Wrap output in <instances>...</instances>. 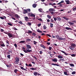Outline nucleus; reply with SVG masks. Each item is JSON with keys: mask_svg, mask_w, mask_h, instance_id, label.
I'll return each mask as SVG.
<instances>
[{"mask_svg": "<svg viewBox=\"0 0 76 76\" xmlns=\"http://www.w3.org/2000/svg\"><path fill=\"white\" fill-rule=\"evenodd\" d=\"M26 49L25 48L23 47L22 48V50L25 53H30V52H32V51L31 50H29L31 48V46L29 45H26Z\"/></svg>", "mask_w": 76, "mask_h": 76, "instance_id": "obj_1", "label": "nucleus"}, {"mask_svg": "<svg viewBox=\"0 0 76 76\" xmlns=\"http://www.w3.org/2000/svg\"><path fill=\"white\" fill-rule=\"evenodd\" d=\"M75 46L76 45L75 43H72L71 44V46L69 47V48L70 50H74V48Z\"/></svg>", "mask_w": 76, "mask_h": 76, "instance_id": "obj_2", "label": "nucleus"}, {"mask_svg": "<svg viewBox=\"0 0 76 76\" xmlns=\"http://www.w3.org/2000/svg\"><path fill=\"white\" fill-rule=\"evenodd\" d=\"M8 35L10 38H12L14 37V34H12L10 33H8Z\"/></svg>", "mask_w": 76, "mask_h": 76, "instance_id": "obj_3", "label": "nucleus"}, {"mask_svg": "<svg viewBox=\"0 0 76 76\" xmlns=\"http://www.w3.org/2000/svg\"><path fill=\"white\" fill-rule=\"evenodd\" d=\"M28 15L31 17H34V18H35V15L33 14L32 13H28Z\"/></svg>", "mask_w": 76, "mask_h": 76, "instance_id": "obj_4", "label": "nucleus"}, {"mask_svg": "<svg viewBox=\"0 0 76 76\" xmlns=\"http://www.w3.org/2000/svg\"><path fill=\"white\" fill-rule=\"evenodd\" d=\"M49 11L50 12H55L56 11V10L53 8H50L49 10Z\"/></svg>", "mask_w": 76, "mask_h": 76, "instance_id": "obj_5", "label": "nucleus"}, {"mask_svg": "<svg viewBox=\"0 0 76 76\" xmlns=\"http://www.w3.org/2000/svg\"><path fill=\"white\" fill-rule=\"evenodd\" d=\"M20 60V59L18 57H16L15 58V62H19Z\"/></svg>", "mask_w": 76, "mask_h": 76, "instance_id": "obj_6", "label": "nucleus"}, {"mask_svg": "<svg viewBox=\"0 0 76 76\" xmlns=\"http://www.w3.org/2000/svg\"><path fill=\"white\" fill-rule=\"evenodd\" d=\"M0 19H1L6 20V17L5 16H3V17H0Z\"/></svg>", "mask_w": 76, "mask_h": 76, "instance_id": "obj_7", "label": "nucleus"}, {"mask_svg": "<svg viewBox=\"0 0 76 76\" xmlns=\"http://www.w3.org/2000/svg\"><path fill=\"white\" fill-rule=\"evenodd\" d=\"M52 60L54 62H57V60H58V59H57V58H55L54 59H52Z\"/></svg>", "mask_w": 76, "mask_h": 76, "instance_id": "obj_8", "label": "nucleus"}, {"mask_svg": "<svg viewBox=\"0 0 76 76\" xmlns=\"http://www.w3.org/2000/svg\"><path fill=\"white\" fill-rule=\"evenodd\" d=\"M23 13V14H26V13H28V11H27V9L24 10Z\"/></svg>", "mask_w": 76, "mask_h": 76, "instance_id": "obj_9", "label": "nucleus"}, {"mask_svg": "<svg viewBox=\"0 0 76 76\" xmlns=\"http://www.w3.org/2000/svg\"><path fill=\"white\" fill-rule=\"evenodd\" d=\"M61 52H62L63 53H64V54L66 56H69V54H68V53H66L64 51H63V50H61Z\"/></svg>", "mask_w": 76, "mask_h": 76, "instance_id": "obj_10", "label": "nucleus"}, {"mask_svg": "<svg viewBox=\"0 0 76 76\" xmlns=\"http://www.w3.org/2000/svg\"><path fill=\"white\" fill-rule=\"evenodd\" d=\"M65 29L67 30H70L71 31H72V28L68 27H66L65 28Z\"/></svg>", "mask_w": 76, "mask_h": 76, "instance_id": "obj_11", "label": "nucleus"}, {"mask_svg": "<svg viewBox=\"0 0 76 76\" xmlns=\"http://www.w3.org/2000/svg\"><path fill=\"white\" fill-rule=\"evenodd\" d=\"M65 1L66 2V4H70V1L69 0H68V1L65 0Z\"/></svg>", "mask_w": 76, "mask_h": 76, "instance_id": "obj_12", "label": "nucleus"}, {"mask_svg": "<svg viewBox=\"0 0 76 76\" xmlns=\"http://www.w3.org/2000/svg\"><path fill=\"white\" fill-rule=\"evenodd\" d=\"M15 16L17 19H19L20 18V16H19L18 14H15Z\"/></svg>", "mask_w": 76, "mask_h": 76, "instance_id": "obj_13", "label": "nucleus"}, {"mask_svg": "<svg viewBox=\"0 0 76 76\" xmlns=\"http://www.w3.org/2000/svg\"><path fill=\"white\" fill-rule=\"evenodd\" d=\"M25 42V40L21 41L19 42V43L20 44H24Z\"/></svg>", "mask_w": 76, "mask_h": 76, "instance_id": "obj_14", "label": "nucleus"}, {"mask_svg": "<svg viewBox=\"0 0 76 76\" xmlns=\"http://www.w3.org/2000/svg\"><path fill=\"white\" fill-rule=\"evenodd\" d=\"M64 39H65L61 37H59L58 39V40H64Z\"/></svg>", "mask_w": 76, "mask_h": 76, "instance_id": "obj_15", "label": "nucleus"}, {"mask_svg": "<svg viewBox=\"0 0 76 76\" xmlns=\"http://www.w3.org/2000/svg\"><path fill=\"white\" fill-rule=\"evenodd\" d=\"M68 23L69 24H70V26H71V25H74V23H72V22H68Z\"/></svg>", "mask_w": 76, "mask_h": 76, "instance_id": "obj_16", "label": "nucleus"}, {"mask_svg": "<svg viewBox=\"0 0 76 76\" xmlns=\"http://www.w3.org/2000/svg\"><path fill=\"white\" fill-rule=\"evenodd\" d=\"M37 69V67H36L35 68H30V70H36Z\"/></svg>", "mask_w": 76, "mask_h": 76, "instance_id": "obj_17", "label": "nucleus"}, {"mask_svg": "<svg viewBox=\"0 0 76 76\" xmlns=\"http://www.w3.org/2000/svg\"><path fill=\"white\" fill-rule=\"evenodd\" d=\"M57 20L58 21H60V20H61V18L58 17H57Z\"/></svg>", "mask_w": 76, "mask_h": 76, "instance_id": "obj_18", "label": "nucleus"}, {"mask_svg": "<svg viewBox=\"0 0 76 76\" xmlns=\"http://www.w3.org/2000/svg\"><path fill=\"white\" fill-rule=\"evenodd\" d=\"M20 69H22V70H25L26 71H27V70H26V69H25L23 67L21 66L20 67Z\"/></svg>", "mask_w": 76, "mask_h": 76, "instance_id": "obj_19", "label": "nucleus"}, {"mask_svg": "<svg viewBox=\"0 0 76 76\" xmlns=\"http://www.w3.org/2000/svg\"><path fill=\"white\" fill-rule=\"evenodd\" d=\"M58 58H63V56H62L61 55H58Z\"/></svg>", "mask_w": 76, "mask_h": 76, "instance_id": "obj_20", "label": "nucleus"}, {"mask_svg": "<svg viewBox=\"0 0 76 76\" xmlns=\"http://www.w3.org/2000/svg\"><path fill=\"white\" fill-rule=\"evenodd\" d=\"M34 76H37L38 75V73L36 72H34Z\"/></svg>", "mask_w": 76, "mask_h": 76, "instance_id": "obj_21", "label": "nucleus"}, {"mask_svg": "<svg viewBox=\"0 0 76 76\" xmlns=\"http://www.w3.org/2000/svg\"><path fill=\"white\" fill-rule=\"evenodd\" d=\"M60 61H61V62H64V61H65L64 60V59H60L59 60Z\"/></svg>", "mask_w": 76, "mask_h": 76, "instance_id": "obj_22", "label": "nucleus"}, {"mask_svg": "<svg viewBox=\"0 0 76 76\" xmlns=\"http://www.w3.org/2000/svg\"><path fill=\"white\" fill-rule=\"evenodd\" d=\"M14 72L15 73H17V72H19V70L17 69H15L14 70Z\"/></svg>", "mask_w": 76, "mask_h": 76, "instance_id": "obj_23", "label": "nucleus"}, {"mask_svg": "<svg viewBox=\"0 0 76 76\" xmlns=\"http://www.w3.org/2000/svg\"><path fill=\"white\" fill-rule=\"evenodd\" d=\"M24 18H25V20H26V21H28V17L26 16Z\"/></svg>", "mask_w": 76, "mask_h": 76, "instance_id": "obj_24", "label": "nucleus"}, {"mask_svg": "<svg viewBox=\"0 0 76 76\" xmlns=\"http://www.w3.org/2000/svg\"><path fill=\"white\" fill-rule=\"evenodd\" d=\"M37 31L38 32H40V33H42V31H41V30H39V29H38L37 30Z\"/></svg>", "mask_w": 76, "mask_h": 76, "instance_id": "obj_25", "label": "nucleus"}, {"mask_svg": "<svg viewBox=\"0 0 76 76\" xmlns=\"http://www.w3.org/2000/svg\"><path fill=\"white\" fill-rule=\"evenodd\" d=\"M31 41V39H26V42H29V41Z\"/></svg>", "mask_w": 76, "mask_h": 76, "instance_id": "obj_26", "label": "nucleus"}, {"mask_svg": "<svg viewBox=\"0 0 76 76\" xmlns=\"http://www.w3.org/2000/svg\"><path fill=\"white\" fill-rule=\"evenodd\" d=\"M47 17L48 18V19H50L51 18V17L50 15H48L47 16Z\"/></svg>", "mask_w": 76, "mask_h": 76, "instance_id": "obj_27", "label": "nucleus"}, {"mask_svg": "<svg viewBox=\"0 0 76 76\" xmlns=\"http://www.w3.org/2000/svg\"><path fill=\"white\" fill-rule=\"evenodd\" d=\"M7 24L8 25H10V26H13V25L11 23H8Z\"/></svg>", "mask_w": 76, "mask_h": 76, "instance_id": "obj_28", "label": "nucleus"}, {"mask_svg": "<svg viewBox=\"0 0 76 76\" xmlns=\"http://www.w3.org/2000/svg\"><path fill=\"white\" fill-rule=\"evenodd\" d=\"M63 18L64 19H65V20H69V19H68V18H67L66 17H63Z\"/></svg>", "mask_w": 76, "mask_h": 76, "instance_id": "obj_29", "label": "nucleus"}, {"mask_svg": "<svg viewBox=\"0 0 76 76\" xmlns=\"http://www.w3.org/2000/svg\"><path fill=\"white\" fill-rule=\"evenodd\" d=\"M64 75H68V74H67V71L64 72Z\"/></svg>", "mask_w": 76, "mask_h": 76, "instance_id": "obj_30", "label": "nucleus"}, {"mask_svg": "<svg viewBox=\"0 0 76 76\" xmlns=\"http://www.w3.org/2000/svg\"><path fill=\"white\" fill-rule=\"evenodd\" d=\"M56 37L57 38V39H59V38L60 37V36H58V35H56Z\"/></svg>", "mask_w": 76, "mask_h": 76, "instance_id": "obj_31", "label": "nucleus"}, {"mask_svg": "<svg viewBox=\"0 0 76 76\" xmlns=\"http://www.w3.org/2000/svg\"><path fill=\"white\" fill-rule=\"evenodd\" d=\"M36 6H37V5L35 4H34L33 5V7H34V8H35V7H36Z\"/></svg>", "mask_w": 76, "mask_h": 76, "instance_id": "obj_32", "label": "nucleus"}, {"mask_svg": "<svg viewBox=\"0 0 76 76\" xmlns=\"http://www.w3.org/2000/svg\"><path fill=\"white\" fill-rule=\"evenodd\" d=\"M50 25H51L50 26V27H51V28H53V24L52 23H50Z\"/></svg>", "mask_w": 76, "mask_h": 76, "instance_id": "obj_33", "label": "nucleus"}, {"mask_svg": "<svg viewBox=\"0 0 76 76\" xmlns=\"http://www.w3.org/2000/svg\"><path fill=\"white\" fill-rule=\"evenodd\" d=\"M1 46V47H5V45L3 43V44H1L0 45Z\"/></svg>", "mask_w": 76, "mask_h": 76, "instance_id": "obj_34", "label": "nucleus"}, {"mask_svg": "<svg viewBox=\"0 0 76 76\" xmlns=\"http://www.w3.org/2000/svg\"><path fill=\"white\" fill-rule=\"evenodd\" d=\"M47 28V27H46V26L44 25V26H43V28L44 29H46Z\"/></svg>", "mask_w": 76, "mask_h": 76, "instance_id": "obj_35", "label": "nucleus"}, {"mask_svg": "<svg viewBox=\"0 0 76 76\" xmlns=\"http://www.w3.org/2000/svg\"><path fill=\"white\" fill-rule=\"evenodd\" d=\"M37 20L41 21V22H42V20L41 19V18H39V19H37Z\"/></svg>", "mask_w": 76, "mask_h": 76, "instance_id": "obj_36", "label": "nucleus"}, {"mask_svg": "<svg viewBox=\"0 0 76 76\" xmlns=\"http://www.w3.org/2000/svg\"><path fill=\"white\" fill-rule=\"evenodd\" d=\"M32 35H33V36H34V37H35V36H36V34L35 33H33L32 34Z\"/></svg>", "mask_w": 76, "mask_h": 76, "instance_id": "obj_37", "label": "nucleus"}, {"mask_svg": "<svg viewBox=\"0 0 76 76\" xmlns=\"http://www.w3.org/2000/svg\"><path fill=\"white\" fill-rule=\"evenodd\" d=\"M27 12H31V9H27Z\"/></svg>", "mask_w": 76, "mask_h": 76, "instance_id": "obj_38", "label": "nucleus"}, {"mask_svg": "<svg viewBox=\"0 0 76 76\" xmlns=\"http://www.w3.org/2000/svg\"><path fill=\"white\" fill-rule=\"evenodd\" d=\"M72 10L73 11H76V7L75 8H72Z\"/></svg>", "mask_w": 76, "mask_h": 76, "instance_id": "obj_39", "label": "nucleus"}, {"mask_svg": "<svg viewBox=\"0 0 76 76\" xmlns=\"http://www.w3.org/2000/svg\"><path fill=\"white\" fill-rule=\"evenodd\" d=\"M50 21H51V23H54V20H53V19H51Z\"/></svg>", "mask_w": 76, "mask_h": 76, "instance_id": "obj_40", "label": "nucleus"}, {"mask_svg": "<svg viewBox=\"0 0 76 76\" xmlns=\"http://www.w3.org/2000/svg\"><path fill=\"white\" fill-rule=\"evenodd\" d=\"M7 57H8L10 59V55H9L7 56Z\"/></svg>", "mask_w": 76, "mask_h": 76, "instance_id": "obj_41", "label": "nucleus"}, {"mask_svg": "<svg viewBox=\"0 0 76 76\" xmlns=\"http://www.w3.org/2000/svg\"><path fill=\"white\" fill-rule=\"evenodd\" d=\"M70 66L72 67H74V65L73 64H70Z\"/></svg>", "mask_w": 76, "mask_h": 76, "instance_id": "obj_42", "label": "nucleus"}, {"mask_svg": "<svg viewBox=\"0 0 76 76\" xmlns=\"http://www.w3.org/2000/svg\"><path fill=\"white\" fill-rule=\"evenodd\" d=\"M75 73L76 72L75 71H73L72 73V75H75Z\"/></svg>", "mask_w": 76, "mask_h": 76, "instance_id": "obj_43", "label": "nucleus"}, {"mask_svg": "<svg viewBox=\"0 0 76 76\" xmlns=\"http://www.w3.org/2000/svg\"><path fill=\"white\" fill-rule=\"evenodd\" d=\"M33 42H34V45H36L37 43V42L35 41H34Z\"/></svg>", "mask_w": 76, "mask_h": 76, "instance_id": "obj_44", "label": "nucleus"}, {"mask_svg": "<svg viewBox=\"0 0 76 76\" xmlns=\"http://www.w3.org/2000/svg\"><path fill=\"white\" fill-rule=\"evenodd\" d=\"M27 33H29V34H31V33H32V31L30 30H28V31L27 32Z\"/></svg>", "mask_w": 76, "mask_h": 76, "instance_id": "obj_45", "label": "nucleus"}, {"mask_svg": "<svg viewBox=\"0 0 76 76\" xmlns=\"http://www.w3.org/2000/svg\"><path fill=\"white\" fill-rule=\"evenodd\" d=\"M71 56H72V57H75V56H76V55L75 54H73L71 55Z\"/></svg>", "mask_w": 76, "mask_h": 76, "instance_id": "obj_46", "label": "nucleus"}, {"mask_svg": "<svg viewBox=\"0 0 76 76\" xmlns=\"http://www.w3.org/2000/svg\"><path fill=\"white\" fill-rule=\"evenodd\" d=\"M50 13H51V15H54L55 14V12H50Z\"/></svg>", "mask_w": 76, "mask_h": 76, "instance_id": "obj_47", "label": "nucleus"}, {"mask_svg": "<svg viewBox=\"0 0 76 76\" xmlns=\"http://www.w3.org/2000/svg\"><path fill=\"white\" fill-rule=\"evenodd\" d=\"M8 51L9 53H12V52L10 50H8Z\"/></svg>", "mask_w": 76, "mask_h": 76, "instance_id": "obj_48", "label": "nucleus"}, {"mask_svg": "<svg viewBox=\"0 0 76 76\" xmlns=\"http://www.w3.org/2000/svg\"><path fill=\"white\" fill-rule=\"evenodd\" d=\"M54 19V20H55V21H56L57 19V18H53Z\"/></svg>", "mask_w": 76, "mask_h": 76, "instance_id": "obj_49", "label": "nucleus"}, {"mask_svg": "<svg viewBox=\"0 0 76 76\" xmlns=\"http://www.w3.org/2000/svg\"><path fill=\"white\" fill-rule=\"evenodd\" d=\"M28 24L29 26H31V25H32V24L30 23H28Z\"/></svg>", "mask_w": 76, "mask_h": 76, "instance_id": "obj_50", "label": "nucleus"}, {"mask_svg": "<svg viewBox=\"0 0 76 76\" xmlns=\"http://www.w3.org/2000/svg\"><path fill=\"white\" fill-rule=\"evenodd\" d=\"M39 12H42V10H41V9H39Z\"/></svg>", "mask_w": 76, "mask_h": 76, "instance_id": "obj_51", "label": "nucleus"}, {"mask_svg": "<svg viewBox=\"0 0 76 76\" xmlns=\"http://www.w3.org/2000/svg\"><path fill=\"white\" fill-rule=\"evenodd\" d=\"M52 48V47H49V50H51Z\"/></svg>", "mask_w": 76, "mask_h": 76, "instance_id": "obj_52", "label": "nucleus"}, {"mask_svg": "<svg viewBox=\"0 0 76 76\" xmlns=\"http://www.w3.org/2000/svg\"><path fill=\"white\" fill-rule=\"evenodd\" d=\"M41 24L39 23L38 25L37 26H38V27H39V26H41Z\"/></svg>", "mask_w": 76, "mask_h": 76, "instance_id": "obj_53", "label": "nucleus"}, {"mask_svg": "<svg viewBox=\"0 0 76 76\" xmlns=\"http://www.w3.org/2000/svg\"><path fill=\"white\" fill-rule=\"evenodd\" d=\"M46 35L47 36H48V37H51V35H50V34H46Z\"/></svg>", "mask_w": 76, "mask_h": 76, "instance_id": "obj_54", "label": "nucleus"}, {"mask_svg": "<svg viewBox=\"0 0 76 76\" xmlns=\"http://www.w3.org/2000/svg\"><path fill=\"white\" fill-rule=\"evenodd\" d=\"M32 57L33 58H34L36 60H37V58H36V57H35L34 56H32Z\"/></svg>", "mask_w": 76, "mask_h": 76, "instance_id": "obj_55", "label": "nucleus"}, {"mask_svg": "<svg viewBox=\"0 0 76 76\" xmlns=\"http://www.w3.org/2000/svg\"><path fill=\"white\" fill-rule=\"evenodd\" d=\"M19 23H20L22 25L23 24V23L22 22V21H20L19 22Z\"/></svg>", "mask_w": 76, "mask_h": 76, "instance_id": "obj_56", "label": "nucleus"}, {"mask_svg": "<svg viewBox=\"0 0 76 76\" xmlns=\"http://www.w3.org/2000/svg\"><path fill=\"white\" fill-rule=\"evenodd\" d=\"M28 66H30V67H32V65L31 64H29L28 65Z\"/></svg>", "mask_w": 76, "mask_h": 76, "instance_id": "obj_57", "label": "nucleus"}, {"mask_svg": "<svg viewBox=\"0 0 76 76\" xmlns=\"http://www.w3.org/2000/svg\"><path fill=\"white\" fill-rule=\"evenodd\" d=\"M64 3V1H62L60 2V3L61 4V3Z\"/></svg>", "mask_w": 76, "mask_h": 76, "instance_id": "obj_58", "label": "nucleus"}, {"mask_svg": "<svg viewBox=\"0 0 76 76\" xmlns=\"http://www.w3.org/2000/svg\"><path fill=\"white\" fill-rule=\"evenodd\" d=\"M14 46L15 47V48H17V45L16 44H14Z\"/></svg>", "mask_w": 76, "mask_h": 76, "instance_id": "obj_59", "label": "nucleus"}, {"mask_svg": "<svg viewBox=\"0 0 76 76\" xmlns=\"http://www.w3.org/2000/svg\"><path fill=\"white\" fill-rule=\"evenodd\" d=\"M47 44H48V45H50V42H48L47 43Z\"/></svg>", "mask_w": 76, "mask_h": 76, "instance_id": "obj_60", "label": "nucleus"}, {"mask_svg": "<svg viewBox=\"0 0 76 76\" xmlns=\"http://www.w3.org/2000/svg\"><path fill=\"white\" fill-rule=\"evenodd\" d=\"M11 18L12 19H13L14 20H16V19H15V18H14V17H11Z\"/></svg>", "mask_w": 76, "mask_h": 76, "instance_id": "obj_61", "label": "nucleus"}, {"mask_svg": "<svg viewBox=\"0 0 76 76\" xmlns=\"http://www.w3.org/2000/svg\"><path fill=\"white\" fill-rule=\"evenodd\" d=\"M20 55L21 56H22V57H23V56H24V55L22 54V53H20Z\"/></svg>", "mask_w": 76, "mask_h": 76, "instance_id": "obj_62", "label": "nucleus"}, {"mask_svg": "<svg viewBox=\"0 0 76 76\" xmlns=\"http://www.w3.org/2000/svg\"><path fill=\"white\" fill-rule=\"evenodd\" d=\"M40 54H42V51H40L39 52Z\"/></svg>", "mask_w": 76, "mask_h": 76, "instance_id": "obj_63", "label": "nucleus"}, {"mask_svg": "<svg viewBox=\"0 0 76 76\" xmlns=\"http://www.w3.org/2000/svg\"><path fill=\"white\" fill-rule=\"evenodd\" d=\"M59 7H62V4H60L59 5Z\"/></svg>", "mask_w": 76, "mask_h": 76, "instance_id": "obj_64", "label": "nucleus"}]
</instances>
